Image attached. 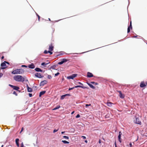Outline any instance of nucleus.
Returning a JSON list of instances; mask_svg holds the SVG:
<instances>
[{"mask_svg":"<svg viewBox=\"0 0 147 147\" xmlns=\"http://www.w3.org/2000/svg\"><path fill=\"white\" fill-rule=\"evenodd\" d=\"M46 91H42L41 92L39 95V96L40 97L43 94H44L45 93H46Z\"/></svg>","mask_w":147,"mask_h":147,"instance_id":"4468645a","label":"nucleus"},{"mask_svg":"<svg viewBox=\"0 0 147 147\" xmlns=\"http://www.w3.org/2000/svg\"><path fill=\"white\" fill-rule=\"evenodd\" d=\"M62 142H63L64 144H69V142L66 141V140H62Z\"/></svg>","mask_w":147,"mask_h":147,"instance_id":"5701e85b","label":"nucleus"},{"mask_svg":"<svg viewBox=\"0 0 147 147\" xmlns=\"http://www.w3.org/2000/svg\"><path fill=\"white\" fill-rule=\"evenodd\" d=\"M62 61L63 62V63H64L67 61V59H62Z\"/></svg>","mask_w":147,"mask_h":147,"instance_id":"393cba45","label":"nucleus"},{"mask_svg":"<svg viewBox=\"0 0 147 147\" xmlns=\"http://www.w3.org/2000/svg\"><path fill=\"white\" fill-rule=\"evenodd\" d=\"M14 79L17 81L23 82L24 81V77L20 75H16L13 77Z\"/></svg>","mask_w":147,"mask_h":147,"instance_id":"f257e3e1","label":"nucleus"},{"mask_svg":"<svg viewBox=\"0 0 147 147\" xmlns=\"http://www.w3.org/2000/svg\"><path fill=\"white\" fill-rule=\"evenodd\" d=\"M47 82L46 80H44L42 81L40 84V86H42L47 84Z\"/></svg>","mask_w":147,"mask_h":147,"instance_id":"0eeeda50","label":"nucleus"},{"mask_svg":"<svg viewBox=\"0 0 147 147\" xmlns=\"http://www.w3.org/2000/svg\"><path fill=\"white\" fill-rule=\"evenodd\" d=\"M24 128L23 127H22V128L20 132V134L24 130Z\"/></svg>","mask_w":147,"mask_h":147,"instance_id":"37998d69","label":"nucleus"},{"mask_svg":"<svg viewBox=\"0 0 147 147\" xmlns=\"http://www.w3.org/2000/svg\"><path fill=\"white\" fill-rule=\"evenodd\" d=\"M70 96V95L69 94H65L63 95H62L61 96V100L65 98L67 96Z\"/></svg>","mask_w":147,"mask_h":147,"instance_id":"1a4fd4ad","label":"nucleus"},{"mask_svg":"<svg viewBox=\"0 0 147 147\" xmlns=\"http://www.w3.org/2000/svg\"><path fill=\"white\" fill-rule=\"evenodd\" d=\"M22 67H27V66H26V65H22Z\"/></svg>","mask_w":147,"mask_h":147,"instance_id":"09e8293b","label":"nucleus"},{"mask_svg":"<svg viewBox=\"0 0 147 147\" xmlns=\"http://www.w3.org/2000/svg\"><path fill=\"white\" fill-rule=\"evenodd\" d=\"M87 77H92L93 76V75L92 73L90 72H88L87 73Z\"/></svg>","mask_w":147,"mask_h":147,"instance_id":"f8f14e48","label":"nucleus"},{"mask_svg":"<svg viewBox=\"0 0 147 147\" xmlns=\"http://www.w3.org/2000/svg\"><path fill=\"white\" fill-rule=\"evenodd\" d=\"M84 142L86 143H87L88 142V141L87 140H85Z\"/></svg>","mask_w":147,"mask_h":147,"instance_id":"4d7b16f0","label":"nucleus"},{"mask_svg":"<svg viewBox=\"0 0 147 147\" xmlns=\"http://www.w3.org/2000/svg\"><path fill=\"white\" fill-rule=\"evenodd\" d=\"M74 88V87L71 88H69V90H70L73 89Z\"/></svg>","mask_w":147,"mask_h":147,"instance_id":"79ce46f5","label":"nucleus"},{"mask_svg":"<svg viewBox=\"0 0 147 147\" xmlns=\"http://www.w3.org/2000/svg\"><path fill=\"white\" fill-rule=\"evenodd\" d=\"M65 133V131H62V132H61V134H63Z\"/></svg>","mask_w":147,"mask_h":147,"instance_id":"864d4df0","label":"nucleus"},{"mask_svg":"<svg viewBox=\"0 0 147 147\" xmlns=\"http://www.w3.org/2000/svg\"><path fill=\"white\" fill-rule=\"evenodd\" d=\"M53 46L51 44L49 46V51H52L53 50Z\"/></svg>","mask_w":147,"mask_h":147,"instance_id":"a211bd4d","label":"nucleus"},{"mask_svg":"<svg viewBox=\"0 0 147 147\" xmlns=\"http://www.w3.org/2000/svg\"><path fill=\"white\" fill-rule=\"evenodd\" d=\"M147 85V83H144V82H141L140 84V87L141 88H143L145 87Z\"/></svg>","mask_w":147,"mask_h":147,"instance_id":"6e6552de","label":"nucleus"},{"mask_svg":"<svg viewBox=\"0 0 147 147\" xmlns=\"http://www.w3.org/2000/svg\"><path fill=\"white\" fill-rule=\"evenodd\" d=\"M112 103L111 102H108L107 103V105L109 107H111L112 106Z\"/></svg>","mask_w":147,"mask_h":147,"instance_id":"b1692460","label":"nucleus"},{"mask_svg":"<svg viewBox=\"0 0 147 147\" xmlns=\"http://www.w3.org/2000/svg\"><path fill=\"white\" fill-rule=\"evenodd\" d=\"M35 70L37 72H42V71L41 69L38 67L36 68L35 69Z\"/></svg>","mask_w":147,"mask_h":147,"instance_id":"2eb2a0df","label":"nucleus"},{"mask_svg":"<svg viewBox=\"0 0 147 147\" xmlns=\"http://www.w3.org/2000/svg\"><path fill=\"white\" fill-rule=\"evenodd\" d=\"M88 85L90 86V88H92L94 89L95 87H94L92 84H89V83H88Z\"/></svg>","mask_w":147,"mask_h":147,"instance_id":"aec40b11","label":"nucleus"},{"mask_svg":"<svg viewBox=\"0 0 147 147\" xmlns=\"http://www.w3.org/2000/svg\"><path fill=\"white\" fill-rule=\"evenodd\" d=\"M24 70L22 69H16L13 71L11 73L14 74H22L24 73Z\"/></svg>","mask_w":147,"mask_h":147,"instance_id":"f03ea898","label":"nucleus"},{"mask_svg":"<svg viewBox=\"0 0 147 147\" xmlns=\"http://www.w3.org/2000/svg\"><path fill=\"white\" fill-rule=\"evenodd\" d=\"M128 28H132V25H131V21L130 22V25L128 26Z\"/></svg>","mask_w":147,"mask_h":147,"instance_id":"72a5a7b5","label":"nucleus"},{"mask_svg":"<svg viewBox=\"0 0 147 147\" xmlns=\"http://www.w3.org/2000/svg\"><path fill=\"white\" fill-rule=\"evenodd\" d=\"M65 53L64 52H61L60 53V54L59 55H63L64 54H65Z\"/></svg>","mask_w":147,"mask_h":147,"instance_id":"7c9ffc66","label":"nucleus"},{"mask_svg":"<svg viewBox=\"0 0 147 147\" xmlns=\"http://www.w3.org/2000/svg\"><path fill=\"white\" fill-rule=\"evenodd\" d=\"M134 122L140 125H141L142 123L141 121L139 119L137 116H135V117Z\"/></svg>","mask_w":147,"mask_h":147,"instance_id":"7ed1b4c3","label":"nucleus"},{"mask_svg":"<svg viewBox=\"0 0 147 147\" xmlns=\"http://www.w3.org/2000/svg\"><path fill=\"white\" fill-rule=\"evenodd\" d=\"M131 28L132 29V28H127V32L129 33L130 32V29Z\"/></svg>","mask_w":147,"mask_h":147,"instance_id":"58836bf2","label":"nucleus"},{"mask_svg":"<svg viewBox=\"0 0 147 147\" xmlns=\"http://www.w3.org/2000/svg\"><path fill=\"white\" fill-rule=\"evenodd\" d=\"M19 140L18 138H17L16 140V144L17 146H19Z\"/></svg>","mask_w":147,"mask_h":147,"instance_id":"dca6fc26","label":"nucleus"},{"mask_svg":"<svg viewBox=\"0 0 147 147\" xmlns=\"http://www.w3.org/2000/svg\"><path fill=\"white\" fill-rule=\"evenodd\" d=\"M129 145H130V147H131V146H132V144H131V143H130V144H129Z\"/></svg>","mask_w":147,"mask_h":147,"instance_id":"603ef678","label":"nucleus"},{"mask_svg":"<svg viewBox=\"0 0 147 147\" xmlns=\"http://www.w3.org/2000/svg\"><path fill=\"white\" fill-rule=\"evenodd\" d=\"M60 107V106L59 105H58L57 106V107H55L53 110H55L57 109H59V108Z\"/></svg>","mask_w":147,"mask_h":147,"instance_id":"412c9836","label":"nucleus"},{"mask_svg":"<svg viewBox=\"0 0 147 147\" xmlns=\"http://www.w3.org/2000/svg\"><path fill=\"white\" fill-rule=\"evenodd\" d=\"M9 86L12 88L13 89L16 90H18L20 89L19 87L18 86H14L11 84H9Z\"/></svg>","mask_w":147,"mask_h":147,"instance_id":"423d86ee","label":"nucleus"},{"mask_svg":"<svg viewBox=\"0 0 147 147\" xmlns=\"http://www.w3.org/2000/svg\"><path fill=\"white\" fill-rule=\"evenodd\" d=\"M132 37H134V38L137 37L138 38H140V37H141L140 36H133Z\"/></svg>","mask_w":147,"mask_h":147,"instance_id":"2f4dec72","label":"nucleus"},{"mask_svg":"<svg viewBox=\"0 0 147 147\" xmlns=\"http://www.w3.org/2000/svg\"><path fill=\"white\" fill-rule=\"evenodd\" d=\"M121 136H118V139L119 141V142L120 143H121V142H122L121 139Z\"/></svg>","mask_w":147,"mask_h":147,"instance_id":"4be33fe9","label":"nucleus"},{"mask_svg":"<svg viewBox=\"0 0 147 147\" xmlns=\"http://www.w3.org/2000/svg\"><path fill=\"white\" fill-rule=\"evenodd\" d=\"M4 58V57L3 56L1 57V59H3Z\"/></svg>","mask_w":147,"mask_h":147,"instance_id":"bf43d9fd","label":"nucleus"},{"mask_svg":"<svg viewBox=\"0 0 147 147\" xmlns=\"http://www.w3.org/2000/svg\"><path fill=\"white\" fill-rule=\"evenodd\" d=\"M13 94L15 95L16 96H17V94L15 91H14L13 92Z\"/></svg>","mask_w":147,"mask_h":147,"instance_id":"ea45409f","label":"nucleus"},{"mask_svg":"<svg viewBox=\"0 0 147 147\" xmlns=\"http://www.w3.org/2000/svg\"><path fill=\"white\" fill-rule=\"evenodd\" d=\"M99 143L100 144L101 143V140H99Z\"/></svg>","mask_w":147,"mask_h":147,"instance_id":"13d9d810","label":"nucleus"},{"mask_svg":"<svg viewBox=\"0 0 147 147\" xmlns=\"http://www.w3.org/2000/svg\"><path fill=\"white\" fill-rule=\"evenodd\" d=\"M21 147H25L24 146L23 142H22L21 144Z\"/></svg>","mask_w":147,"mask_h":147,"instance_id":"c03bdc74","label":"nucleus"},{"mask_svg":"<svg viewBox=\"0 0 147 147\" xmlns=\"http://www.w3.org/2000/svg\"><path fill=\"white\" fill-rule=\"evenodd\" d=\"M63 63L62 61H60L58 63V64L59 65H61Z\"/></svg>","mask_w":147,"mask_h":147,"instance_id":"c85d7f7f","label":"nucleus"},{"mask_svg":"<svg viewBox=\"0 0 147 147\" xmlns=\"http://www.w3.org/2000/svg\"><path fill=\"white\" fill-rule=\"evenodd\" d=\"M122 135V133L121 131H119V135L118 136H121Z\"/></svg>","mask_w":147,"mask_h":147,"instance_id":"4c0bfd02","label":"nucleus"},{"mask_svg":"<svg viewBox=\"0 0 147 147\" xmlns=\"http://www.w3.org/2000/svg\"><path fill=\"white\" fill-rule=\"evenodd\" d=\"M3 76V74L2 73H0V77H1L2 76Z\"/></svg>","mask_w":147,"mask_h":147,"instance_id":"8fccbe9b","label":"nucleus"},{"mask_svg":"<svg viewBox=\"0 0 147 147\" xmlns=\"http://www.w3.org/2000/svg\"><path fill=\"white\" fill-rule=\"evenodd\" d=\"M37 16L38 17V20H39L40 17V16L38 14H37Z\"/></svg>","mask_w":147,"mask_h":147,"instance_id":"3c124183","label":"nucleus"},{"mask_svg":"<svg viewBox=\"0 0 147 147\" xmlns=\"http://www.w3.org/2000/svg\"><path fill=\"white\" fill-rule=\"evenodd\" d=\"M75 84L76 85H78V84H79L80 85H83V84L80 82H77L76 83H75Z\"/></svg>","mask_w":147,"mask_h":147,"instance_id":"bb28decb","label":"nucleus"},{"mask_svg":"<svg viewBox=\"0 0 147 147\" xmlns=\"http://www.w3.org/2000/svg\"><path fill=\"white\" fill-rule=\"evenodd\" d=\"M91 104H86V108H87L88 106H91Z\"/></svg>","mask_w":147,"mask_h":147,"instance_id":"473e14b6","label":"nucleus"},{"mask_svg":"<svg viewBox=\"0 0 147 147\" xmlns=\"http://www.w3.org/2000/svg\"><path fill=\"white\" fill-rule=\"evenodd\" d=\"M115 147H117L116 142H115Z\"/></svg>","mask_w":147,"mask_h":147,"instance_id":"5fc2aeb1","label":"nucleus"},{"mask_svg":"<svg viewBox=\"0 0 147 147\" xmlns=\"http://www.w3.org/2000/svg\"><path fill=\"white\" fill-rule=\"evenodd\" d=\"M44 53L45 54H47L49 53V51H47V50H45L44 51Z\"/></svg>","mask_w":147,"mask_h":147,"instance_id":"c9c22d12","label":"nucleus"},{"mask_svg":"<svg viewBox=\"0 0 147 147\" xmlns=\"http://www.w3.org/2000/svg\"><path fill=\"white\" fill-rule=\"evenodd\" d=\"M77 76V74H72L71 75L67 77V78L68 79H73L74 78L76 77Z\"/></svg>","mask_w":147,"mask_h":147,"instance_id":"20e7f679","label":"nucleus"},{"mask_svg":"<svg viewBox=\"0 0 147 147\" xmlns=\"http://www.w3.org/2000/svg\"><path fill=\"white\" fill-rule=\"evenodd\" d=\"M48 63H45V62H43L41 63V65H42L44 66L47 65Z\"/></svg>","mask_w":147,"mask_h":147,"instance_id":"a878e982","label":"nucleus"},{"mask_svg":"<svg viewBox=\"0 0 147 147\" xmlns=\"http://www.w3.org/2000/svg\"><path fill=\"white\" fill-rule=\"evenodd\" d=\"M28 67L30 68L33 69L35 67V66L33 64H31V65H30L28 66Z\"/></svg>","mask_w":147,"mask_h":147,"instance_id":"6ab92c4d","label":"nucleus"},{"mask_svg":"<svg viewBox=\"0 0 147 147\" xmlns=\"http://www.w3.org/2000/svg\"><path fill=\"white\" fill-rule=\"evenodd\" d=\"M27 90H28V92H31L32 91V88L29 87H28V85H27Z\"/></svg>","mask_w":147,"mask_h":147,"instance_id":"f3484780","label":"nucleus"},{"mask_svg":"<svg viewBox=\"0 0 147 147\" xmlns=\"http://www.w3.org/2000/svg\"><path fill=\"white\" fill-rule=\"evenodd\" d=\"M58 130V129H55L53 130V132L54 133H55Z\"/></svg>","mask_w":147,"mask_h":147,"instance_id":"e433bc0d","label":"nucleus"},{"mask_svg":"<svg viewBox=\"0 0 147 147\" xmlns=\"http://www.w3.org/2000/svg\"><path fill=\"white\" fill-rule=\"evenodd\" d=\"M35 75L36 77L38 78H41L42 77L41 74L40 73H36L35 74Z\"/></svg>","mask_w":147,"mask_h":147,"instance_id":"9d476101","label":"nucleus"},{"mask_svg":"<svg viewBox=\"0 0 147 147\" xmlns=\"http://www.w3.org/2000/svg\"><path fill=\"white\" fill-rule=\"evenodd\" d=\"M74 113V111H73L71 113V114L72 115Z\"/></svg>","mask_w":147,"mask_h":147,"instance_id":"6e6d98bb","label":"nucleus"},{"mask_svg":"<svg viewBox=\"0 0 147 147\" xmlns=\"http://www.w3.org/2000/svg\"><path fill=\"white\" fill-rule=\"evenodd\" d=\"M47 78L49 79H51L52 78V77L51 75H48Z\"/></svg>","mask_w":147,"mask_h":147,"instance_id":"c756f323","label":"nucleus"},{"mask_svg":"<svg viewBox=\"0 0 147 147\" xmlns=\"http://www.w3.org/2000/svg\"><path fill=\"white\" fill-rule=\"evenodd\" d=\"M63 138L64 139L67 140H68L69 139V138L68 136H63Z\"/></svg>","mask_w":147,"mask_h":147,"instance_id":"cd10ccee","label":"nucleus"},{"mask_svg":"<svg viewBox=\"0 0 147 147\" xmlns=\"http://www.w3.org/2000/svg\"><path fill=\"white\" fill-rule=\"evenodd\" d=\"M59 74V73L57 72V73H56L55 74V76H58Z\"/></svg>","mask_w":147,"mask_h":147,"instance_id":"f704fd0d","label":"nucleus"},{"mask_svg":"<svg viewBox=\"0 0 147 147\" xmlns=\"http://www.w3.org/2000/svg\"><path fill=\"white\" fill-rule=\"evenodd\" d=\"M118 92L119 93V96L121 98H123L124 97V95L122 94L121 92L120 91H119Z\"/></svg>","mask_w":147,"mask_h":147,"instance_id":"9b49d317","label":"nucleus"},{"mask_svg":"<svg viewBox=\"0 0 147 147\" xmlns=\"http://www.w3.org/2000/svg\"><path fill=\"white\" fill-rule=\"evenodd\" d=\"M5 63H7L8 64H9V63L8 62H7L6 61H5L4 62H3V63H2L1 64V67H1V69H4L5 68V67L6 65Z\"/></svg>","mask_w":147,"mask_h":147,"instance_id":"39448f33","label":"nucleus"},{"mask_svg":"<svg viewBox=\"0 0 147 147\" xmlns=\"http://www.w3.org/2000/svg\"><path fill=\"white\" fill-rule=\"evenodd\" d=\"M3 145H2V146H1V147H3Z\"/></svg>","mask_w":147,"mask_h":147,"instance_id":"e2e57ef3","label":"nucleus"},{"mask_svg":"<svg viewBox=\"0 0 147 147\" xmlns=\"http://www.w3.org/2000/svg\"><path fill=\"white\" fill-rule=\"evenodd\" d=\"M49 21H51V20H50V18H49Z\"/></svg>","mask_w":147,"mask_h":147,"instance_id":"680f3d73","label":"nucleus"},{"mask_svg":"<svg viewBox=\"0 0 147 147\" xmlns=\"http://www.w3.org/2000/svg\"><path fill=\"white\" fill-rule=\"evenodd\" d=\"M147 44V43H146Z\"/></svg>","mask_w":147,"mask_h":147,"instance_id":"0e129e2a","label":"nucleus"},{"mask_svg":"<svg viewBox=\"0 0 147 147\" xmlns=\"http://www.w3.org/2000/svg\"><path fill=\"white\" fill-rule=\"evenodd\" d=\"M82 138L83 139H86V137L85 136H82Z\"/></svg>","mask_w":147,"mask_h":147,"instance_id":"a18cd8bd","label":"nucleus"},{"mask_svg":"<svg viewBox=\"0 0 147 147\" xmlns=\"http://www.w3.org/2000/svg\"><path fill=\"white\" fill-rule=\"evenodd\" d=\"M29 95L30 97H31L32 96V94L29 93Z\"/></svg>","mask_w":147,"mask_h":147,"instance_id":"de8ad7c7","label":"nucleus"},{"mask_svg":"<svg viewBox=\"0 0 147 147\" xmlns=\"http://www.w3.org/2000/svg\"><path fill=\"white\" fill-rule=\"evenodd\" d=\"M91 83L92 84H94V82H91Z\"/></svg>","mask_w":147,"mask_h":147,"instance_id":"052dcab7","label":"nucleus"},{"mask_svg":"<svg viewBox=\"0 0 147 147\" xmlns=\"http://www.w3.org/2000/svg\"><path fill=\"white\" fill-rule=\"evenodd\" d=\"M74 88H82L84 89L86 88L83 86H80V85H78V86H75L74 87Z\"/></svg>","mask_w":147,"mask_h":147,"instance_id":"ddd939ff","label":"nucleus"},{"mask_svg":"<svg viewBox=\"0 0 147 147\" xmlns=\"http://www.w3.org/2000/svg\"><path fill=\"white\" fill-rule=\"evenodd\" d=\"M51 51H49V53H50V54H52L53 53Z\"/></svg>","mask_w":147,"mask_h":147,"instance_id":"49530a36","label":"nucleus"},{"mask_svg":"<svg viewBox=\"0 0 147 147\" xmlns=\"http://www.w3.org/2000/svg\"><path fill=\"white\" fill-rule=\"evenodd\" d=\"M80 117V115L79 114H78V115H76V118H78L79 117Z\"/></svg>","mask_w":147,"mask_h":147,"instance_id":"a19ab883","label":"nucleus"}]
</instances>
